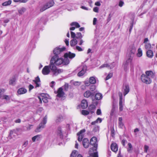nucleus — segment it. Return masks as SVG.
I'll return each instance as SVG.
<instances>
[{
	"label": "nucleus",
	"mask_w": 157,
	"mask_h": 157,
	"mask_svg": "<svg viewBox=\"0 0 157 157\" xmlns=\"http://www.w3.org/2000/svg\"><path fill=\"white\" fill-rule=\"evenodd\" d=\"M63 59L62 58H59L58 56H53L50 61L51 64V66L53 70L55 69L58 74H59L63 71V70L61 69H57L55 64L57 66H59L63 64Z\"/></svg>",
	"instance_id": "obj_1"
},
{
	"label": "nucleus",
	"mask_w": 157,
	"mask_h": 157,
	"mask_svg": "<svg viewBox=\"0 0 157 157\" xmlns=\"http://www.w3.org/2000/svg\"><path fill=\"white\" fill-rule=\"evenodd\" d=\"M51 64L50 63L49 65L46 66L43 68L42 72V73L44 75H48L49 74L51 70L53 73V75L56 76L58 75L55 69L53 70L51 66Z\"/></svg>",
	"instance_id": "obj_2"
},
{
	"label": "nucleus",
	"mask_w": 157,
	"mask_h": 157,
	"mask_svg": "<svg viewBox=\"0 0 157 157\" xmlns=\"http://www.w3.org/2000/svg\"><path fill=\"white\" fill-rule=\"evenodd\" d=\"M145 75L143 74L141 76V78H153L155 77V73L151 71H147L145 72Z\"/></svg>",
	"instance_id": "obj_3"
},
{
	"label": "nucleus",
	"mask_w": 157,
	"mask_h": 157,
	"mask_svg": "<svg viewBox=\"0 0 157 157\" xmlns=\"http://www.w3.org/2000/svg\"><path fill=\"white\" fill-rule=\"evenodd\" d=\"M47 117L45 116L41 123L40 124L39 126L35 129V131L36 132H40L41 130L45 127V124L46 123L47 121Z\"/></svg>",
	"instance_id": "obj_4"
},
{
	"label": "nucleus",
	"mask_w": 157,
	"mask_h": 157,
	"mask_svg": "<svg viewBox=\"0 0 157 157\" xmlns=\"http://www.w3.org/2000/svg\"><path fill=\"white\" fill-rule=\"evenodd\" d=\"M136 51L135 47L133 45L130 46L128 50L127 56L133 57Z\"/></svg>",
	"instance_id": "obj_5"
},
{
	"label": "nucleus",
	"mask_w": 157,
	"mask_h": 157,
	"mask_svg": "<svg viewBox=\"0 0 157 157\" xmlns=\"http://www.w3.org/2000/svg\"><path fill=\"white\" fill-rule=\"evenodd\" d=\"M119 110L121 111L123 109V105H124V98H123V95L122 93L119 94Z\"/></svg>",
	"instance_id": "obj_6"
},
{
	"label": "nucleus",
	"mask_w": 157,
	"mask_h": 157,
	"mask_svg": "<svg viewBox=\"0 0 157 157\" xmlns=\"http://www.w3.org/2000/svg\"><path fill=\"white\" fill-rule=\"evenodd\" d=\"M90 144L94 146V150L96 151L97 148V139L96 137H93L90 140Z\"/></svg>",
	"instance_id": "obj_7"
},
{
	"label": "nucleus",
	"mask_w": 157,
	"mask_h": 157,
	"mask_svg": "<svg viewBox=\"0 0 157 157\" xmlns=\"http://www.w3.org/2000/svg\"><path fill=\"white\" fill-rule=\"evenodd\" d=\"M5 90L4 89L0 90V99H5L7 101H9L10 99V96L4 95Z\"/></svg>",
	"instance_id": "obj_8"
},
{
	"label": "nucleus",
	"mask_w": 157,
	"mask_h": 157,
	"mask_svg": "<svg viewBox=\"0 0 157 157\" xmlns=\"http://www.w3.org/2000/svg\"><path fill=\"white\" fill-rule=\"evenodd\" d=\"M54 4V2L53 1H51L49 2V5L48 4H46L44 6L42 7L40 9V12H42L52 6Z\"/></svg>",
	"instance_id": "obj_9"
},
{
	"label": "nucleus",
	"mask_w": 157,
	"mask_h": 157,
	"mask_svg": "<svg viewBox=\"0 0 157 157\" xmlns=\"http://www.w3.org/2000/svg\"><path fill=\"white\" fill-rule=\"evenodd\" d=\"M66 49L65 47L62 48H59V47H56L53 50L54 54L55 55V56H58V55L61 52L64 51Z\"/></svg>",
	"instance_id": "obj_10"
},
{
	"label": "nucleus",
	"mask_w": 157,
	"mask_h": 157,
	"mask_svg": "<svg viewBox=\"0 0 157 157\" xmlns=\"http://www.w3.org/2000/svg\"><path fill=\"white\" fill-rule=\"evenodd\" d=\"M84 95L85 97L88 98L90 96L91 98L92 102V103L94 104L95 99L94 98L93 96L94 94L93 93H91L90 91L87 90L86 91L84 94Z\"/></svg>",
	"instance_id": "obj_11"
},
{
	"label": "nucleus",
	"mask_w": 157,
	"mask_h": 157,
	"mask_svg": "<svg viewBox=\"0 0 157 157\" xmlns=\"http://www.w3.org/2000/svg\"><path fill=\"white\" fill-rule=\"evenodd\" d=\"M98 101H95V100L94 103L95 104H93L90 105L88 108V110L89 111L91 114H92L94 113L95 109L96 108L95 105H94V104H95L96 105H97L98 104Z\"/></svg>",
	"instance_id": "obj_12"
},
{
	"label": "nucleus",
	"mask_w": 157,
	"mask_h": 157,
	"mask_svg": "<svg viewBox=\"0 0 157 157\" xmlns=\"http://www.w3.org/2000/svg\"><path fill=\"white\" fill-rule=\"evenodd\" d=\"M85 130L83 129L80 130V131L78 132L77 135L78 136V140L79 141H81L84 136V133L85 132Z\"/></svg>",
	"instance_id": "obj_13"
},
{
	"label": "nucleus",
	"mask_w": 157,
	"mask_h": 157,
	"mask_svg": "<svg viewBox=\"0 0 157 157\" xmlns=\"http://www.w3.org/2000/svg\"><path fill=\"white\" fill-rule=\"evenodd\" d=\"M55 93L56 94H57L56 96L59 98L63 97L65 94L64 93L63 90V89L62 87L59 88L58 91L57 92L55 91Z\"/></svg>",
	"instance_id": "obj_14"
},
{
	"label": "nucleus",
	"mask_w": 157,
	"mask_h": 157,
	"mask_svg": "<svg viewBox=\"0 0 157 157\" xmlns=\"http://www.w3.org/2000/svg\"><path fill=\"white\" fill-rule=\"evenodd\" d=\"M123 95L125 96L129 91L130 89L129 85L126 84H125L123 86Z\"/></svg>",
	"instance_id": "obj_15"
},
{
	"label": "nucleus",
	"mask_w": 157,
	"mask_h": 157,
	"mask_svg": "<svg viewBox=\"0 0 157 157\" xmlns=\"http://www.w3.org/2000/svg\"><path fill=\"white\" fill-rule=\"evenodd\" d=\"M115 66V64L114 63H112L110 65H109L107 63L104 64L101 66L99 67V68L101 69L102 68L106 67L107 68H109L110 69H112Z\"/></svg>",
	"instance_id": "obj_16"
},
{
	"label": "nucleus",
	"mask_w": 157,
	"mask_h": 157,
	"mask_svg": "<svg viewBox=\"0 0 157 157\" xmlns=\"http://www.w3.org/2000/svg\"><path fill=\"white\" fill-rule=\"evenodd\" d=\"M75 54L74 53H72L71 52H69L68 53H67L64 54V57H69L71 59H72L75 57Z\"/></svg>",
	"instance_id": "obj_17"
},
{
	"label": "nucleus",
	"mask_w": 157,
	"mask_h": 157,
	"mask_svg": "<svg viewBox=\"0 0 157 157\" xmlns=\"http://www.w3.org/2000/svg\"><path fill=\"white\" fill-rule=\"evenodd\" d=\"M111 150L115 153H116L118 150L117 144L116 143H112L111 145Z\"/></svg>",
	"instance_id": "obj_18"
},
{
	"label": "nucleus",
	"mask_w": 157,
	"mask_h": 157,
	"mask_svg": "<svg viewBox=\"0 0 157 157\" xmlns=\"http://www.w3.org/2000/svg\"><path fill=\"white\" fill-rule=\"evenodd\" d=\"M82 144L84 147L85 148H87L89 145V142L88 139L84 138L82 141Z\"/></svg>",
	"instance_id": "obj_19"
},
{
	"label": "nucleus",
	"mask_w": 157,
	"mask_h": 157,
	"mask_svg": "<svg viewBox=\"0 0 157 157\" xmlns=\"http://www.w3.org/2000/svg\"><path fill=\"white\" fill-rule=\"evenodd\" d=\"M27 92V89L23 87L20 88L17 91V93L20 95L25 94Z\"/></svg>",
	"instance_id": "obj_20"
},
{
	"label": "nucleus",
	"mask_w": 157,
	"mask_h": 157,
	"mask_svg": "<svg viewBox=\"0 0 157 157\" xmlns=\"http://www.w3.org/2000/svg\"><path fill=\"white\" fill-rule=\"evenodd\" d=\"M86 70V66H83L82 67V70L81 71L79 72L77 75L78 77H81L85 73Z\"/></svg>",
	"instance_id": "obj_21"
},
{
	"label": "nucleus",
	"mask_w": 157,
	"mask_h": 157,
	"mask_svg": "<svg viewBox=\"0 0 157 157\" xmlns=\"http://www.w3.org/2000/svg\"><path fill=\"white\" fill-rule=\"evenodd\" d=\"M88 105L87 101L85 100H83L81 102V106L82 109H85L88 106Z\"/></svg>",
	"instance_id": "obj_22"
},
{
	"label": "nucleus",
	"mask_w": 157,
	"mask_h": 157,
	"mask_svg": "<svg viewBox=\"0 0 157 157\" xmlns=\"http://www.w3.org/2000/svg\"><path fill=\"white\" fill-rule=\"evenodd\" d=\"M63 120V118L62 115H59L56 118L55 120L57 124H59Z\"/></svg>",
	"instance_id": "obj_23"
},
{
	"label": "nucleus",
	"mask_w": 157,
	"mask_h": 157,
	"mask_svg": "<svg viewBox=\"0 0 157 157\" xmlns=\"http://www.w3.org/2000/svg\"><path fill=\"white\" fill-rule=\"evenodd\" d=\"M38 98L40 100V103H42V100L45 103H47L48 102V100L46 97H43V96H38Z\"/></svg>",
	"instance_id": "obj_24"
},
{
	"label": "nucleus",
	"mask_w": 157,
	"mask_h": 157,
	"mask_svg": "<svg viewBox=\"0 0 157 157\" xmlns=\"http://www.w3.org/2000/svg\"><path fill=\"white\" fill-rule=\"evenodd\" d=\"M133 58L131 56H127V59L125 63L129 65L131 64Z\"/></svg>",
	"instance_id": "obj_25"
},
{
	"label": "nucleus",
	"mask_w": 157,
	"mask_h": 157,
	"mask_svg": "<svg viewBox=\"0 0 157 157\" xmlns=\"http://www.w3.org/2000/svg\"><path fill=\"white\" fill-rule=\"evenodd\" d=\"M34 83L36 84L35 87H39L41 85L40 79H35L33 81Z\"/></svg>",
	"instance_id": "obj_26"
},
{
	"label": "nucleus",
	"mask_w": 157,
	"mask_h": 157,
	"mask_svg": "<svg viewBox=\"0 0 157 157\" xmlns=\"http://www.w3.org/2000/svg\"><path fill=\"white\" fill-rule=\"evenodd\" d=\"M42 136L41 135H38L33 136L32 138V140L33 142H35L36 140L38 141L40 140Z\"/></svg>",
	"instance_id": "obj_27"
},
{
	"label": "nucleus",
	"mask_w": 157,
	"mask_h": 157,
	"mask_svg": "<svg viewBox=\"0 0 157 157\" xmlns=\"http://www.w3.org/2000/svg\"><path fill=\"white\" fill-rule=\"evenodd\" d=\"M26 9L24 7H22L18 10V12L19 15L23 14L26 11Z\"/></svg>",
	"instance_id": "obj_28"
},
{
	"label": "nucleus",
	"mask_w": 157,
	"mask_h": 157,
	"mask_svg": "<svg viewBox=\"0 0 157 157\" xmlns=\"http://www.w3.org/2000/svg\"><path fill=\"white\" fill-rule=\"evenodd\" d=\"M95 99L97 100H99L102 98V94L100 93H96L95 95Z\"/></svg>",
	"instance_id": "obj_29"
},
{
	"label": "nucleus",
	"mask_w": 157,
	"mask_h": 157,
	"mask_svg": "<svg viewBox=\"0 0 157 157\" xmlns=\"http://www.w3.org/2000/svg\"><path fill=\"white\" fill-rule=\"evenodd\" d=\"M147 56L150 58H151L153 56V52L152 51L149 50L147 51L146 52Z\"/></svg>",
	"instance_id": "obj_30"
},
{
	"label": "nucleus",
	"mask_w": 157,
	"mask_h": 157,
	"mask_svg": "<svg viewBox=\"0 0 157 157\" xmlns=\"http://www.w3.org/2000/svg\"><path fill=\"white\" fill-rule=\"evenodd\" d=\"M113 99V108L112 110L111 113V115L113 116V113L114 111V109L117 104V101L114 99Z\"/></svg>",
	"instance_id": "obj_31"
},
{
	"label": "nucleus",
	"mask_w": 157,
	"mask_h": 157,
	"mask_svg": "<svg viewBox=\"0 0 157 157\" xmlns=\"http://www.w3.org/2000/svg\"><path fill=\"white\" fill-rule=\"evenodd\" d=\"M77 40L76 39H74L71 41L70 43V45L72 47L74 46L77 44Z\"/></svg>",
	"instance_id": "obj_32"
},
{
	"label": "nucleus",
	"mask_w": 157,
	"mask_h": 157,
	"mask_svg": "<svg viewBox=\"0 0 157 157\" xmlns=\"http://www.w3.org/2000/svg\"><path fill=\"white\" fill-rule=\"evenodd\" d=\"M12 1L11 0H9L2 3V5L3 6H6L10 5Z\"/></svg>",
	"instance_id": "obj_33"
},
{
	"label": "nucleus",
	"mask_w": 157,
	"mask_h": 157,
	"mask_svg": "<svg viewBox=\"0 0 157 157\" xmlns=\"http://www.w3.org/2000/svg\"><path fill=\"white\" fill-rule=\"evenodd\" d=\"M70 62V61L67 57H64V59H63V64L64 65H67Z\"/></svg>",
	"instance_id": "obj_34"
},
{
	"label": "nucleus",
	"mask_w": 157,
	"mask_h": 157,
	"mask_svg": "<svg viewBox=\"0 0 157 157\" xmlns=\"http://www.w3.org/2000/svg\"><path fill=\"white\" fill-rule=\"evenodd\" d=\"M130 65L125 63L123 65V67L124 71H127L129 69V65Z\"/></svg>",
	"instance_id": "obj_35"
},
{
	"label": "nucleus",
	"mask_w": 157,
	"mask_h": 157,
	"mask_svg": "<svg viewBox=\"0 0 157 157\" xmlns=\"http://www.w3.org/2000/svg\"><path fill=\"white\" fill-rule=\"evenodd\" d=\"M15 136V135H14V133L13 132V131H11L8 137L10 139L13 138V140H14L15 138V137H14Z\"/></svg>",
	"instance_id": "obj_36"
},
{
	"label": "nucleus",
	"mask_w": 157,
	"mask_h": 157,
	"mask_svg": "<svg viewBox=\"0 0 157 157\" xmlns=\"http://www.w3.org/2000/svg\"><path fill=\"white\" fill-rule=\"evenodd\" d=\"M142 82H143L147 84H149L150 83L151 81V79H141Z\"/></svg>",
	"instance_id": "obj_37"
},
{
	"label": "nucleus",
	"mask_w": 157,
	"mask_h": 157,
	"mask_svg": "<svg viewBox=\"0 0 157 157\" xmlns=\"http://www.w3.org/2000/svg\"><path fill=\"white\" fill-rule=\"evenodd\" d=\"M78 154V152L77 151H72V153L71 154V157H76Z\"/></svg>",
	"instance_id": "obj_38"
},
{
	"label": "nucleus",
	"mask_w": 157,
	"mask_h": 157,
	"mask_svg": "<svg viewBox=\"0 0 157 157\" xmlns=\"http://www.w3.org/2000/svg\"><path fill=\"white\" fill-rule=\"evenodd\" d=\"M71 26H75L76 28H79L80 27L79 24L76 22L71 23Z\"/></svg>",
	"instance_id": "obj_39"
},
{
	"label": "nucleus",
	"mask_w": 157,
	"mask_h": 157,
	"mask_svg": "<svg viewBox=\"0 0 157 157\" xmlns=\"http://www.w3.org/2000/svg\"><path fill=\"white\" fill-rule=\"evenodd\" d=\"M57 133L59 136H61L62 135V133L61 130V128L60 127H59L57 128Z\"/></svg>",
	"instance_id": "obj_40"
},
{
	"label": "nucleus",
	"mask_w": 157,
	"mask_h": 157,
	"mask_svg": "<svg viewBox=\"0 0 157 157\" xmlns=\"http://www.w3.org/2000/svg\"><path fill=\"white\" fill-rule=\"evenodd\" d=\"M142 55V50L141 49L139 48L138 49V52L137 54V55L138 57H140Z\"/></svg>",
	"instance_id": "obj_41"
},
{
	"label": "nucleus",
	"mask_w": 157,
	"mask_h": 157,
	"mask_svg": "<svg viewBox=\"0 0 157 157\" xmlns=\"http://www.w3.org/2000/svg\"><path fill=\"white\" fill-rule=\"evenodd\" d=\"M82 34L80 33H77L76 34V39H81L82 38Z\"/></svg>",
	"instance_id": "obj_42"
},
{
	"label": "nucleus",
	"mask_w": 157,
	"mask_h": 157,
	"mask_svg": "<svg viewBox=\"0 0 157 157\" xmlns=\"http://www.w3.org/2000/svg\"><path fill=\"white\" fill-rule=\"evenodd\" d=\"M9 83L10 85H14L16 84V81L15 79H11L9 81Z\"/></svg>",
	"instance_id": "obj_43"
},
{
	"label": "nucleus",
	"mask_w": 157,
	"mask_h": 157,
	"mask_svg": "<svg viewBox=\"0 0 157 157\" xmlns=\"http://www.w3.org/2000/svg\"><path fill=\"white\" fill-rule=\"evenodd\" d=\"M151 45L149 43H146L145 45V48L147 49H149L151 48Z\"/></svg>",
	"instance_id": "obj_44"
},
{
	"label": "nucleus",
	"mask_w": 157,
	"mask_h": 157,
	"mask_svg": "<svg viewBox=\"0 0 157 157\" xmlns=\"http://www.w3.org/2000/svg\"><path fill=\"white\" fill-rule=\"evenodd\" d=\"M90 113L89 111L86 110H82V115H86L89 114Z\"/></svg>",
	"instance_id": "obj_45"
},
{
	"label": "nucleus",
	"mask_w": 157,
	"mask_h": 157,
	"mask_svg": "<svg viewBox=\"0 0 157 157\" xmlns=\"http://www.w3.org/2000/svg\"><path fill=\"white\" fill-rule=\"evenodd\" d=\"M98 120H100V123H101V121H102L101 119V118H98L96 120V121H94L92 122L91 123V124L92 125H94V124H95L96 123H97L98 122Z\"/></svg>",
	"instance_id": "obj_46"
},
{
	"label": "nucleus",
	"mask_w": 157,
	"mask_h": 157,
	"mask_svg": "<svg viewBox=\"0 0 157 157\" xmlns=\"http://www.w3.org/2000/svg\"><path fill=\"white\" fill-rule=\"evenodd\" d=\"M68 88V84L65 83L63 86L64 90L67 91Z\"/></svg>",
	"instance_id": "obj_47"
},
{
	"label": "nucleus",
	"mask_w": 157,
	"mask_h": 157,
	"mask_svg": "<svg viewBox=\"0 0 157 157\" xmlns=\"http://www.w3.org/2000/svg\"><path fill=\"white\" fill-rule=\"evenodd\" d=\"M113 75V74L112 73H109L108 75L107 76V77L106 78H111Z\"/></svg>",
	"instance_id": "obj_48"
},
{
	"label": "nucleus",
	"mask_w": 157,
	"mask_h": 157,
	"mask_svg": "<svg viewBox=\"0 0 157 157\" xmlns=\"http://www.w3.org/2000/svg\"><path fill=\"white\" fill-rule=\"evenodd\" d=\"M90 82L92 84H95L96 82V79H90Z\"/></svg>",
	"instance_id": "obj_49"
},
{
	"label": "nucleus",
	"mask_w": 157,
	"mask_h": 157,
	"mask_svg": "<svg viewBox=\"0 0 157 157\" xmlns=\"http://www.w3.org/2000/svg\"><path fill=\"white\" fill-rule=\"evenodd\" d=\"M129 148L128 149V151H131L132 149V144L130 143H128V144Z\"/></svg>",
	"instance_id": "obj_50"
},
{
	"label": "nucleus",
	"mask_w": 157,
	"mask_h": 157,
	"mask_svg": "<svg viewBox=\"0 0 157 157\" xmlns=\"http://www.w3.org/2000/svg\"><path fill=\"white\" fill-rule=\"evenodd\" d=\"M96 88L95 86L94 85H92L90 87V89L92 91H94Z\"/></svg>",
	"instance_id": "obj_51"
},
{
	"label": "nucleus",
	"mask_w": 157,
	"mask_h": 157,
	"mask_svg": "<svg viewBox=\"0 0 157 157\" xmlns=\"http://www.w3.org/2000/svg\"><path fill=\"white\" fill-rule=\"evenodd\" d=\"M71 37L72 38H75V37L76 38V34H75L73 32H71Z\"/></svg>",
	"instance_id": "obj_52"
},
{
	"label": "nucleus",
	"mask_w": 157,
	"mask_h": 157,
	"mask_svg": "<svg viewBox=\"0 0 157 157\" xmlns=\"http://www.w3.org/2000/svg\"><path fill=\"white\" fill-rule=\"evenodd\" d=\"M99 8L98 7H95L93 9L94 11L96 13L98 12Z\"/></svg>",
	"instance_id": "obj_53"
},
{
	"label": "nucleus",
	"mask_w": 157,
	"mask_h": 157,
	"mask_svg": "<svg viewBox=\"0 0 157 157\" xmlns=\"http://www.w3.org/2000/svg\"><path fill=\"white\" fill-rule=\"evenodd\" d=\"M55 84V82L54 81H52L50 84V86L51 87L53 88Z\"/></svg>",
	"instance_id": "obj_54"
},
{
	"label": "nucleus",
	"mask_w": 157,
	"mask_h": 157,
	"mask_svg": "<svg viewBox=\"0 0 157 157\" xmlns=\"http://www.w3.org/2000/svg\"><path fill=\"white\" fill-rule=\"evenodd\" d=\"M149 148L148 146L146 145H145L144 146V151L145 152H147V150Z\"/></svg>",
	"instance_id": "obj_55"
},
{
	"label": "nucleus",
	"mask_w": 157,
	"mask_h": 157,
	"mask_svg": "<svg viewBox=\"0 0 157 157\" xmlns=\"http://www.w3.org/2000/svg\"><path fill=\"white\" fill-rule=\"evenodd\" d=\"M76 49L78 51H83V49L82 48L78 46H76Z\"/></svg>",
	"instance_id": "obj_56"
},
{
	"label": "nucleus",
	"mask_w": 157,
	"mask_h": 157,
	"mask_svg": "<svg viewBox=\"0 0 157 157\" xmlns=\"http://www.w3.org/2000/svg\"><path fill=\"white\" fill-rule=\"evenodd\" d=\"M124 4V2L122 1H120V2H119V3L118 4V6L121 7Z\"/></svg>",
	"instance_id": "obj_57"
},
{
	"label": "nucleus",
	"mask_w": 157,
	"mask_h": 157,
	"mask_svg": "<svg viewBox=\"0 0 157 157\" xmlns=\"http://www.w3.org/2000/svg\"><path fill=\"white\" fill-rule=\"evenodd\" d=\"M119 126L121 128H123L124 127V124L122 122H119Z\"/></svg>",
	"instance_id": "obj_58"
},
{
	"label": "nucleus",
	"mask_w": 157,
	"mask_h": 157,
	"mask_svg": "<svg viewBox=\"0 0 157 157\" xmlns=\"http://www.w3.org/2000/svg\"><path fill=\"white\" fill-rule=\"evenodd\" d=\"M97 21V19L96 18H94L93 21V25H95L96 24V22Z\"/></svg>",
	"instance_id": "obj_59"
},
{
	"label": "nucleus",
	"mask_w": 157,
	"mask_h": 157,
	"mask_svg": "<svg viewBox=\"0 0 157 157\" xmlns=\"http://www.w3.org/2000/svg\"><path fill=\"white\" fill-rule=\"evenodd\" d=\"M93 157H98V155L97 152H94L92 155Z\"/></svg>",
	"instance_id": "obj_60"
},
{
	"label": "nucleus",
	"mask_w": 157,
	"mask_h": 157,
	"mask_svg": "<svg viewBox=\"0 0 157 157\" xmlns=\"http://www.w3.org/2000/svg\"><path fill=\"white\" fill-rule=\"evenodd\" d=\"M34 88V86L30 84L29 86V91H30L31 90Z\"/></svg>",
	"instance_id": "obj_61"
},
{
	"label": "nucleus",
	"mask_w": 157,
	"mask_h": 157,
	"mask_svg": "<svg viewBox=\"0 0 157 157\" xmlns=\"http://www.w3.org/2000/svg\"><path fill=\"white\" fill-rule=\"evenodd\" d=\"M33 125H29V126H28L27 127V129L28 130H29L33 128Z\"/></svg>",
	"instance_id": "obj_62"
},
{
	"label": "nucleus",
	"mask_w": 157,
	"mask_h": 157,
	"mask_svg": "<svg viewBox=\"0 0 157 157\" xmlns=\"http://www.w3.org/2000/svg\"><path fill=\"white\" fill-rule=\"evenodd\" d=\"M96 113L98 115H101V109H98Z\"/></svg>",
	"instance_id": "obj_63"
},
{
	"label": "nucleus",
	"mask_w": 157,
	"mask_h": 157,
	"mask_svg": "<svg viewBox=\"0 0 157 157\" xmlns=\"http://www.w3.org/2000/svg\"><path fill=\"white\" fill-rule=\"evenodd\" d=\"M95 5L98 6H100L101 5L100 2H97L95 3Z\"/></svg>",
	"instance_id": "obj_64"
}]
</instances>
